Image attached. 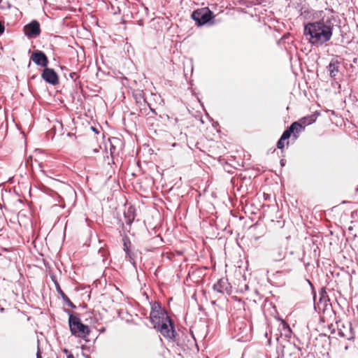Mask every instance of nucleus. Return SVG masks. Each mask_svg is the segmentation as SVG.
Here are the masks:
<instances>
[{
  "instance_id": "nucleus-4",
  "label": "nucleus",
  "mask_w": 358,
  "mask_h": 358,
  "mask_svg": "<svg viewBox=\"0 0 358 358\" xmlns=\"http://www.w3.org/2000/svg\"><path fill=\"white\" fill-rule=\"evenodd\" d=\"M213 17V12L207 7L197 9L192 14V18L196 22L198 26H202L210 22Z\"/></svg>"
},
{
  "instance_id": "nucleus-9",
  "label": "nucleus",
  "mask_w": 358,
  "mask_h": 358,
  "mask_svg": "<svg viewBox=\"0 0 358 358\" xmlns=\"http://www.w3.org/2000/svg\"><path fill=\"white\" fill-rule=\"evenodd\" d=\"M41 77L46 83L52 85H56L59 83L58 76L52 69L45 67L43 71Z\"/></svg>"
},
{
  "instance_id": "nucleus-24",
  "label": "nucleus",
  "mask_w": 358,
  "mask_h": 358,
  "mask_svg": "<svg viewBox=\"0 0 358 358\" xmlns=\"http://www.w3.org/2000/svg\"><path fill=\"white\" fill-rule=\"evenodd\" d=\"M245 290L248 289V285H245Z\"/></svg>"
},
{
  "instance_id": "nucleus-16",
  "label": "nucleus",
  "mask_w": 358,
  "mask_h": 358,
  "mask_svg": "<svg viewBox=\"0 0 358 358\" xmlns=\"http://www.w3.org/2000/svg\"><path fill=\"white\" fill-rule=\"evenodd\" d=\"M272 253L273 258L275 261L280 260L284 257V252L280 247L273 248Z\"/></svg>"
},
{
  "instance_id": "nucleus-12",
  "label": "nucleus",
  "mask_w": 358,
  "mask_h": 358,
  "mask_svg": "<svg viewBox=\"0 0 358 358\" xmlns=\"http://www.w3.org/2000/svg\"><path fill=\"white\" fill-rule=\"evenodd\" d=\"M340 67V62L337 59H332L329 65L327 66V69L329 72V76L332 78H335L339 71Z\"/></svg>"
},
{
  "instance_id": "nucleus-5",
  "label": "nucleus",
  "mask_w": 358,
  "mask_h": 358,
  "mask_svg": "<svg viewBox=\"0 0 358 358\" xmlns=\"http://www.w3.org/2000/svg\"><path fill=\"white\" fill-rule=\"evenodd\" d=\"M169 317L166 310L163 308L161 303L158 301L151 303V310L150 320L152 324Z\"/></svg>"
},
{
  "instance_id": "nucleus-14",
  "label": "nucleus",
  "mask_w": 358,
  "mask_h": 358,
  "mask_svg": "<svg viewBox=\"0 0 358 358\" xmlns=\"http://www.w3.org/2000/svg\"><path fill=\"white\" fill-rule=\"evenodd\" d=\"M134 213H135V209L133 207L128 208L127 211H125L124 213L125 222L127 224L131 225L132 224V222H134V220L135 219Z\"/></svg>"
},
{
  "instance_id": "nucleus-6",
  "label": "nucleus",
  "mask_w": 358,
  "mask_h": 358,
  "mask_svg": "<svg viewBox=\"0 0 358 358\" xmlns=\"http://www.w3.org/2000/svg\"><path fill=\"white\" fill-rule=\"evenodd\" d=\"M338 334L341 337L345 338L348 340H352L355 338V333L353 331L352 325L348 322L346 324L337 322Z\"/></svg>"
},
{
  "instance_id": "nucleus-22",
  "label": "nucleus",
  "mask_w": 358,
  "mask_h": 358,
  "mask_svg": "<svg viewBox=\"0 0 358 358\" xmlns=\"http://www.w3.org/2000/svg\"><path fill=\"white\" fill-rule=\"evenodd\" d=\"M83 355L85 357V358H90V357L88 355H86L85 353L83 352Z\"/></svg>"
},
{
  "instance_id": "nucleus-25",
  "label": "nucleus",
  "mask_w": 358,
  "mask_h": 358,
  "mask_svg": "<svg viewBox=\"0 0 358 358\" xmlns=\"http://www.w3.org/2000/svg\"><path fill=\"white\" fill-rule=\"evenodd\" d=\"M281 164L283 166L284 165V162H282V161H281Z\"/></svg>"
},
{
  "instance_id": "nucleus-20",
  "label": "nucleus",
  "mask_w": 358,
  "mask_h": 358,
  "mask_svg": "<svg viewBox=\"0 0 358 358\" xmlns=\"http://www.w3.org/2000/svg\"><path fill=\"white\" fill-rule=\"evenodd\" d=\"M4 29H5L4 25L0 22V34L3 33Z\"/></svg>"
},
{
  "instance_id": "nucleus-1",
  "label": "nucleus",
  "mask_w": 358,
  "mask_h": 358,
  "mask_svg": "<svg viewBox=\"0 0 358 358\" xmlns=\"http://www.w3.org/2000/svg\"><path fill=\"white\" fill-rule=\"evenodd\" d=\"M333 34V27L324 20L308 22L304 27L303 34L312 45L318 47L329 41Z\"/></svg>"
},
{
  "instance_id": "nucleus-11",
  "label": "nucleus",
  "mask_w": 358,
  "mask_h": 358,
  "mask_svg": "<svg viewBox=\"0 0 358 358\" xmlns=\"http://www.w3.org/2000/svg\"><path fill=\"white\" fill-rule=\"evenodd\" d=\"M301 121L302 122V124L294 122H293L290 127L285 131V133L288 134V136L290 137L292 134H294V136H296V134H299L301 132L305 127L306 124H311V121H309L308 122H306V118L301 119Z\"/></svg>"
},
{
  "instance_id": "nucleus-18",
  "label": "nucleus",
  "mask_w": 358,
  "mask_h": 358,
  "mask_svg": "<svg viewBox=\"0 0 358 358\" xmlns=\"http://www.w3.org/2000/svg\"><path fill=\"white\" fill-rule=\"evenodd\" d=\"M320 294H321V297L320 299V302L322 303V301H324V304H326L327 302V293L324 289H322L321 290Z\"/></svg>"
},
{
  "instance_id": "nucleus-15",
  "label": "nucleus",
  "mask_w": 358,
  "mask_h": 358,
  "mask_svg": "<svg viewBox=\"0 0 358 358\" xmlns=\"http://www.w3.org/2000/svg\"><path fill=\"white\" fill-rule=\"evenodd\" d=\"M131 245V242L128 238H123V245H124V250L126 252L127 257L129 258V261L132 262L133 258L131 257V252L129 250V246Z\"/></svg>"
},
{
  "instance_id": "nucleus-8",
  "label": "nucleus",
  "mask_w": 358,
  "mask_h": 358,
  "mask_svg": "<svg viewBox=\"0 0 358 358\" xmlns=\"http://www.w3.org/2000/svg\"><path fill=\"white\" fill-rule=\"evenodd\" d=\"M213 288L214 291L223 294H230L231 292V287L228 282V279L225 278H220L213 285Z\"/></svg>"
},
{
  "instance_id": "nucleus-10",
  "label": "nucleus",
  "mask_w": 358,
  "mask_h": 358,
  "mask_svg": "<svg viewBox=\"0 0 358 358\" xmlns=\"http://www.w3.org/2000/svg\"><path fill=\"white\" fill-rule=\"evenodd\" d=\"M31 59L37 65L42 67H47L48 64V59L45 54L41 50L33 52Z\"/></svg>"
},
{
  "instance_id": "nucleus-23",
  "label": "nucleus",
  "mask_w": 358,
  "mask_h": 358,
  "mask_svg": "<svg viewBox=\"0 0 358 358\" xmlns=\"http://www.w3.org/2000/svg\"><path fill=\"white\" fill-rule=\"evenodd\" d=\"M67 358H73V355L71 354L67 356Z\"/></svg>"
},
{
  "instance_id": "nucleus-19",
  "label": "nucleus",
  "mask_w": 358,
  "mask_h": 358,
  "mask_svg": "<svg viewBox=\"0 0 358 358\" xmlns=\"http://www.w3.org/2000/svg\"><path fill=\"white\" fill-rule=\"evenodd\" d=\"M70 78L73 80L76 81L77 78H78L79 76L76 72H71L69 74Z\"/></svg>"
},
{
  "instance_id": "nucleus-7",
  "label": "nucleus",
  "mask_w": 358,
  "mask_h": 358,
  "mask_svg": "<svg viewBox=\"0 0 358 358\" xmlns=\"http://www.w3.org/2000/svg\"><path fill=\"white\" fill-rule=\"evenodd\" d=\"M25 35L28 38H36L41 34L40 24L36 20H33L24 27Z\"/></svg>"
},
{
  "instance_id": "nucleus-17",
  "label": "nucleus",
  "mask_w": 358,
  "mask_h": 358,
  "mask_svg": "<svg viewBox=\"0 0 358 358\" xmlns=\"http://www.w3.org/2000/svg\"><path fill=\"white\" fill-rule=\"evenodd\" d=\"M289 138V137L288 136V134L284 131L277 143L278 148L282 149L285 146V141L288 139Z\"/></svg>"
},
{
  "instance_id": "nucleus-3",
  "label": "nucleus",
  "mask_w": 358,
  "mask_h": 358,
  "mask_svg": "<svg viewBox=\"0 0 358 358\" xmlns=\"http://www.w3.org/2000/svg\"><path fill=\"white\" fill-rule=\"evenodd\" d=\"M154 328L164 338L173 340L176 337V330L173 321L169 316L153 324Z\"/></svg>"
},
{
  "instance_id": "nucleus-13",
  "label": "nucleus",
  "mask_w": 358,
  "mask_h": 358,
  "mask_svg": "<svg viewBox=\"0 0 358 358\" xmlns=\"http://www.w3.org/2000/svg\"><path fill=\"white\" fill-rule=\"evenodd\" d=\"M55 287H56V289H57V293L60 295V296L62 299L64 304H66L69 307H71V308H76V306L71 301L69 298L62 291V289H61L59 283H57V282H55Z\"/></svg>"
},
{
  "instance_id": "nucleus-2",
  "label": "nucleus",
  "mask_w": 358,
  "mask_h": 358,
  "mask_svg": "<svg viewBox=\"0 0 358 358\" xmlns=\"http://www.w3.org/2000/svg\"><path fill=\"white\" fill-rule=\"evenodd\" d=\"M66 313L69 314V325L71 334L80 338L87 337L90 333L89 327L83 324L80 319L69 310Z\"/></svg>"
},
{
  "instance_id": "nucleus-21",
  "label": "nucleus",
  "mask_w": 358,
  "mask_h": 358,
  "mask_svg": "<svg viewBox=\"0 0 358 358\" xmlns=\"http://www.w3.org/2000/svg\"><path fill=\"white\" fill-rule=\"evenodd\" d=\"M36 358H42L41 352L39 349L38 350L37 353H36Z\"/></svg>"
}]
</instances>
